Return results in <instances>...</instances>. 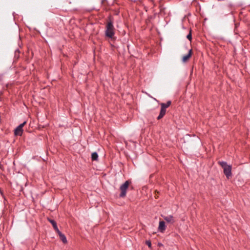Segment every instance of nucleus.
Here are the masks:
<instances>
[{
	"mask_svg": "<svg viewBox=\"0 0 250 250\" xmlns=\"http://www.w3.org/2000/svg\"><path fill=\"white\" fill-rule=\"evenodd\" d=\"M114 30L113 22L111 21H109L106 26V36L110 38H113L115 34Z\"/></svg>",
	"mask_w": 250,
	"mask_h": 250,
	"instance_id": "f257e3e1",
	"label": "nucleus"
},
{
	"mask_svg": "<svg viewBox=\"0 0 250 250\" xmlns=\"http://www.w3.org/2000/svg\"><path fill=\"white\" fill-rule=\"evenodd\" d=\"M130 183V181H126L124 184L121 186L120 188V190L121 191V193L120 194V197L124 198L126 196V190Z\"/></svg>",
	"mask_w": 250,
	"mask_h": 250,
	"instance_id": "f03ea898",
	"label": "nucleus"
},
{
	"mask_svg": "<svg viewBox=\"0 0 250 250\" xmlns=\"http://www.w3.org/2000/svg\"><path fill=\"white\" fill-rule=\"evenodd\" d=\"M220 165L223 167L224 169V173L226 175L228 178L231 176V167L228 166L225 162H219Z\"/></svg>",
	"mask_w": 250,
	"mask_h": 250,
	"instance_id": "7ed1b4c3",
	"label": "nucleus"
},
{
	"mask_svg": "<svg viewBox=\"0 0 250 250\" xmlns=\"http://www.w3.org/2000/svg\"><path fill=\"white\" fill-rule=\"evenodd\" d=\"M26 122L25 121L23 123L20 125L15 130V134L16 135L21 136L22 135L23 129L22 127L26 125Z\"/></svg>",
	"mask_w": 250,
	"mask_h": 250,
	"instance_id": "20e7f679",
	"label": "nucleus"
},
{
	"mask_svg": "<svg viewBox=\"0 0 250 250\" xmlns=\"http://www.w3.org/2000/svg\"><path fill=\"white\" fill-rule=\"evenodd\" d=\"M161 109L160 114L157 117L158 120H160L161 118H162L164 117V116L165 115L166 112V108H165V107H164V103H162L161 104Z\"/></svg>",
	"mask_w": 250,
	"mask_h": 250,
	"instance_id": "39448f33",
	"label": "nucleus"
},
{
	"mask_svg": "<svg viewBox=\"0 0 250 250\" xmlns=\"http://www.w3.org/2000/svg\"><path fill=\"white\" fill-rule=\"evenodd\" d=\"M163 218L168 223L173 224L175 222L173 217L171 215L164 216Z\"/></svg>",
	"mask_w": 250,
	"mask_h": 250,
	"instance_id": "423d86ee",
	"label": "nucleus"
},
{
	"mask_svg": "<svg viewBox=\"0 0 250 250\" xmlns=\"http://www.w3.org/2000/svg\"><path fill=\"white\" fill-rule=\"evenodd\" d=\"M158 230L161 232H163L166 230V225L164 221H161L159 222Z\"/></svg>",
	"mask_w": 250,
	"mask_h": 250,
	"instance_id": "0eeeda50",
	"label": "nucleus"
},
{
	"mask_svg": "<svg viewBox=\"0 0 250 250\" xmlns=\"http://www.w3.org/2000/svg\"><path fill=\"white\" fill-rule=\"evenodd\" d=\"M191 55H192V50L190 49L189 50L188 53L187 55L183 56V57L182 58L183 62H185L187 61H188V59L191 57Z\"/></svg>",
	"mask_w": 250,
	"mask_h": 250,
	"instance_id": "6e6552de",
	"label": "nucleus"
},
{
	"mask_svg": "<svg viewBox=\"0 0 250 250\" xmlns=\"http://www.w3.org/2000/svg\"><path fill=\"white\" fill-rule=\"evenodd\" d=\"M59 235L60 239L63 242V243H67V240L66 237L63 234L60 230L56 232Z\"/></svg>",
	"mask_w": 250,
	"mask_h": 250,
	"instance_id": "1a4fd4ad",
	"label": "nucleus"
},
{
	"mask_svg": "<svg viewBox=\"0 0 250 250\" xmlns=\"http://www.w3.org/2000/svg\"><path fill=\"white\" fill-rule=\"evenodd\" d=\"M49 221L51 223V224L52 225L53 227V228L54 229H55V230L57 232V231H59V229L57 227V224L56 223V222L53 220H51V219H49Z\"/></svg>",
	"mask_w": 250,
	"mask_h": 250,
	"instance_id": "9d476101",
	"label": "nucleus"
},
{
	"mask_svg": "<svg viewBox=\"0 0 250 250\" xmlns=\"http://www.w3.org/2000/svg\"><path fill=\"white\" fill-rule=\"evenodd\" d=\"M98 158V155L96 152H93L91 154V159L92 161H96Z\"/></svg>",
	"mask_w": 250,
	"mask_h": 250,
	"instance_id": "9b49d317",
	"label": "nucleus"
},
{
	"mask_svg": "<svg viewBox=\"0 0 250 250\" xmlns=\"http://www.w3.org/2000/svg\"><path fill=\"white\" fill-rule=\"evenodd\" d=\"M171 104V102L170 101H168L167 104H164V107L165 108H167V107H168L169 106H170V105Z\"/></svg>",
	"mask_w": 250,
	"mask_h": 250,
	"instance_id": "f8f14e48",
	"label": "nucleus"
},
{
	"mask_svg": "<svg viewBox=\"0 0 250 250\" xmlns=\"http://www.w3.org/2000/svg\"><path fill=\"white\" fill-rule=\"evenodd\" d=\"M187 38L188 40L189 41H191L192 39V36H191V31H190V33L187 35Z\"/></svg>",
	"mask_w": 250,
	"mask_h": 250,
	"instance_id": "ddd939ff",
	"label": "nucleus"
},
{
	"mask_svg": "<svg viewBox=\"0 0 250 250\" xmlns=\"http://www.w3.org/2000/svg\"><path fill=\"white\" fill-rule=\"evenodd\" d=\"M146 244L149 247V248H151V242L149 241H147L146 242Z\"/></svg>",
	"mask_w": 250,
	"mask_h": 250,
	"instance_id": "4468645a",
	"label": "nucleus"
},
{
	"mask_svg": "<svg viewBox=\"0 0 250 250\" xmlns=\"http://www.w3.org/2000/svg\"><path fill=\"white\" fill-rule=\"evenodd\" d=\"M105 1H106V0H102V3L103 4H104Z\"/></svg>",
	"mask_w": 250,
	"mask_h": 250,
	"instance_id": "2eb2a0df",
	"label": "nucleus"
}]
</instances>
